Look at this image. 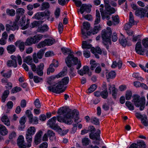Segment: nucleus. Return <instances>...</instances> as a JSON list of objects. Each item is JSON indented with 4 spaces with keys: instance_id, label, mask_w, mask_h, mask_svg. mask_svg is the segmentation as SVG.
<instances>
[{
    "instance_id": "1",
    "label": "nucleus",
    "mask_w": 148,
    "mask_h": 148,
    "mask_svg": "<svg viewBox=\"0 0 148 148\" xmlns=\"http://www.w3.org/2000/svg\"><path fill=\"white\" fill-rule=\"evenodd\" d=\"M57 120L60 122H64L68 124H71L72 122V119L74 118L75 121L77 122L79 119V113L76 110L72 111L69 108L62 107L58 110Z\"/></svg>"
},
{
    "instance_id": "2",
    "label": "nucleus",
    "mask_w": 148,
    "mask_h": 148,
    "mask_svg": "<svg viewBox=\"0 0 148 148\" xmlns=\"http://www.w3.org/2000/svg\"><path fill=\"white\" fill-rule=\"evenodd\" d=\"M105 3V10L103 11V8L104 6L103 5H101L100 8V11L101 13V17L103 19H106L109 20L110 18V16L115 12L114 8L111 7L109 5V0H104Z\"/></svg>"
},
{
    "instance_id": "3",
    "label": "nucleus",
    "mask_w": 148,
    "mask_h": 148,
    "mask_svg": "<svg viewBox=\"0 0 148 148\" xmlns=\"http://www.w3.org/2000/svg\"><path fill=\"white\" fill-rule=\"evenodd\" d=\"M69 81V79L68 77H65L62 79L60 81L56 84L54 86L55 87H53L52 86H49L48 88L49 91L53 92L56 93H60L64 92L66 88L63 87L64 85L68 84Z\"/></svg>"
},
{
    "instance_id": "4",
    "label": "nucleus",
    "mask_w": 148,
    "mask_h": 148,
    "mask_svg": "<svg viewBox=\"0 0 148 148\" xmlns=\"http://www.w3.org/2000/svg\"><path fill=\"white\" fill-rule=\"evenodd\" d=\"M25 10L23 8H19L16 10L17 14L16 18L14 21L12 23V21L10 23V24H7L6 25V29L7 31L9 32L10 30L14 31L18 28V21L19 20L21 16H23L25 13Z\"/></svg>"
},
{
    "instance_id": "5",
    "label": "nucleus",
    "mask_w": 148,
    "mask_h": 148,
    "mask_svg": "<svg viewBox=\"0 0 148 148\" xmlns=\"http://www.w3.org/2000/svg\"><path fill=\"white\" fill-rule=\"evenodd\" d=\"M65 61L67 66L69 67H70L69 72H73L74 68L73 66L74 65L77 64L76 67L77 69H79L81 67V62L80 61L78 62V58L74 57L72 54H69L65 59Z\"/></svg>"
},
{
    "instance_id": "6",
    "label": "nucleus",
    "mask_w": 148,
    "mask_h": 148,
    "mask_svg": "<svg viewBox=\"0 0 148 148\" xmlns=\"http://www.w3.org/2000/svg\"><path fill=\"white\" fill-rule=\"evenodd\" d=\"M112 34V32L110 27H108L106 30H103L101 32V38L103 40V42L106 46V49H108L109 46L107 45L108 43L111 44V36Z\"/></svg>"
},
{
    "instance_id": "7",
    "label": "nucleus",
    "mask_w": 148,
    "mask_h": 148,
    "mask_svg": "<svg viewBox=\"0 0 148 148\" xmlns=\"http://www.w3.org/2000/svg\"><path fill=\"white\" fill-rule=\"evenodd\" d=\"M132 102H134L136 107H140V110H143L144 108L145 103V98L144 97L140 98L139 95H135L133 97Z\"/></svg>"
},
{
    "instance_id": "8",
    "label": "nucleus",
    "mask_w": 148,
    "mask_h": 148,
    "mask_svg": "<svg viewBox=\"0 0 148 148\" xmlns=\"http://www.w3.org/2000/svg\"><path fill=\"white\" fill-rule=\"evenodd\" d=\"M36 132V128L34 126L30 127L27 129L26 134V138L28 143V147H29L31 146V143L32 140V136Z\"/></svg>"
},
{
    "instance_id": "9",
    "label": "nucleus",
    "mask_w": 148,
    "mask_h": 148,
    "mask_svg": "<svg viewBox=\"0 0 148 148\" xmlns=\"http://www.w3.org/2000/svg\"><path fill=\"white\" fill-rule=\"evenodd\" d=\"M29 65H31V67L33 71L34 72L36 71L37 74L40 76H42L43 75V73L42 70L44 67L43 63H40L38 66L37 68L35 65L34 63H31Z\"/></svg>"
},
{
    "instance_id": "10",
    "label": "nucleus",
    "mask_w": 148,
    "mask_h": 148,
    "mask_svg": "<svg viewBox=\"0 0 148 148\" xmlns=\"http://www.w3.org/2000/svg\"><path fill=\"white\" fill-rule=\"evenodd\" d=\"M83 28L81 29L82 33V37L85 39L87 38V35H90L91 32L90 31H88L89 30L90 27V24L88 22H84L83 24Z\"/></svg>"
},
{
    "instance_id": "11",
    "label": "nucleus",
    "mask_w": 148,
    "mask_h": 148,
    "mask_svg": "<svg viewBox=\"0 0 148 148\" xmlns=\"http://www.w3.org/2000/svg\"><path fill=\"white\" fill-rule=\"evenodd\" d=\"M56 120V117L55 116L53 117L48 121L47 124L51 129L56 131H60L61 130V128L55 123Z\"/></svg>"
},
{
    "instance_id": "12",
    "label": "nucleus",
    "mask_w": 148,
    "mask_h": 148,
    "mask_svg": "<svg viewBox=\"0 0 148 148\" xmlns=\"http://www.w3.org/2000/svg\"><path fill=\"white\" fill-rule=\"evenodd\" d=\"M55 42V40L53 39H47L44 41L40 42L38 45L37 47L38 48L43 47L46 45L50 46L53 44Z\"/></svg>"
},
{
    "instance_id": "13",
    "label": "nucleus",
    "mask_w": 148,
    "mask_h": 148,
    "mask_svg": "<svg viewBox=\"0 0 148 148\" xmlns=\"http://www.w3.org/2000/svg\"><path fill=\"white\" fill-rule=\"evenodd\" d=\"M135 50L136 52L140 55H144L146 49L143 48L140 42H138L136 45Z\"/></svg>"
},
{
    "instance_id": "14",
    "label": "nucleus",
    "mask_w": 148,
    "mask_h": 148,
    "mask_svg": "<svg viewBox=\"0 0 148 148\" xmlns=\"http://www.w3.org/2000/svg\"><path fill=\"white\" fill-rule=\"evenodd\" d=\"M108 88L109 92L110 93H111L113 97L115 99L118 90L115 88V85L114 84L111 85L110 84H109Z\"/></svg>"
},
{
    "instance_id": "15",
    "label": "nucleus",
    "mask_w": 148,
    "mask_h": 148,
    "mask_svg": "<svg viewBox=\"0 0 148 148\" xmlns=\"http://www.w3.org/2000/svg\"><path fill=\"white\" fill-rule=\"evenodd\" d=\"M64 72L62 71L57 75L51 76L48 78V80L47 81L48 83L50 85L53 84V82L55 79L56 78H58L64 76Z\"/></svg>"
},
{
    "instance_id": "16",
    "label": "nucleus",
    "mask_w": 148,
    "mask_h": 148,
    "mask_svg": "<svg viewBox=\"0 0 148 148\" xmlns=\"http://www.w3.org/2000/svg\"><path fill=\"white\" fill-rule=\"evenodd\" d=\"M78 73L82 76H83L86 73H87L89 76H90L92 75L91 72L89 71V68L88 66H84L83 69L78 71Z\"/></svg>"
},
{
    "instance_id": "17",
    "label": "nucleus",
    "mask_w": 148,
    "mask_h": 148,
    "mask_svg": "<svg viewBox=\"0 0 148 148\" xmlns=\"http://www.w3.org/2000/svg\"><path fill=\"white\" fill-rule=\"evenodd\" d=\"M42 132L41 131L38 132L35 135L34 138V141L36 145L40 143L41 142V136L42 134Z\"/></svg>"
},
{
    "instance_id": "18",
    "label": "nucleus",
    "mask_w": 148,
    "mask_h": 148,
    "mask_svg": "<svg viewBox=\"0 0 148 148\" xmlns=\"http://www.w3.org/2000/svg\"><path fill=\"white\" fill-rule=\"evenodd\" d=\"M91 6L90 5L83 4L82 5L80 8V12L81 14H83L84 11L89 13L91 10Z\"/></svg>"
},
{
    "instance_id": "19",
    "label": "nucleus",
    "mask_w": 148,
    "mask_h": 148,
    "mask_svg": "<svg viewBox=\"0 0 148 148\" xmlns=\"http://www.w3.org/2000/svg\"><path fill=\"white\" fill-rule=\"evenodd\" d=\"M24 138L22 135L20 136L18 138L17 143L19 148H26V146L25 144Z\"/></svg>"
},
{
    "instance_id": "20",
    "label": "nucleus",
    "mask_w": 148,
    "mask_h": 148,
    "mask_svg": "<svg viewBox=\"0 0 148 148\" xmlns=\"http://www.w3.org/2000/svg\"><path fill=\"white\" fill-rule=\"evenodd\" d=\"M100 131L99 130H98L94 134L90 133L89 135L90 138V139L93 140L99 141L100 139L99 134H100Z\"/></svg>"
},
{
    "instance_id": "21",
    "label": "nucleus",
    "mask_w": 148,
    "mask_h": 148,
    "mask_svg": "<svg viewBox=\"0 0 148 148\" xmlns=\"http://www.w3.org/2000/svg\"><path fill=\"white\" fill-rule=\"evenodd\" d=\"M14 44L16 46L18 47L21 52H23L24 51L25 49V42L21 40H18L15 42Z\"/></svg>"
},
{
    "instance_id": "22",
    "label": "nucleus",
    "mask_w": 148,
    "mask_h": 148,
    "mask_svg": "<svg viewBox=\"0 0 148 148\" xmlns=\"http://www.w3.org/2000/svg\"><path fill=\"white\" fill-rule=\"evenodd\" d=\"M6 49L8 53L11 54L14 52L16 50L15 47L12 45H8Z\"/></svg>"
},
{
    "instance_id": "23",
    "label": "nucleus",
    "mask_w": 148,
    "mask_h": 148,
    "mask_svg": "<svg viewBox=\"0 0 148 148\" xmlns=\"http://www.w3.org/2000/svg\"><path fill=\"white\" fill-rule=\"evenodd\" d=\"M10 58L13 61H15L16 62V59H17L18 64L21 65L22 63V60L21 57L19 56L18 55L16 57L14 55H12L10 56Z\"/></svg>"
},
{
    "instance_id": "24",
    "label": "nucleus",
    "mask_w": 148,
    "mask_h": 148,
    "mask_svg": "<svg viewBox=\"0 0 148 148\" xmlns=\"http://www.w3.org/2000/svg\"><path fill=\"white\" fill-rule=\"evenodd\" d=\"M145 12L143 8H139L135 12V14L137 16H144Z\"/></svg>"
},
{
    "instance_id": "25",
    "label": "nucleus",
    "mask_w": 148,
    "mask_h": 148,
    "mask_svg": "<svg viewBox=\"0 0 148 148\" xmlns=\"http://www.w3.org/2000/svg\"><path fill=\"white\" fill-rule=\"evenodd\" d=\"M43 35L41 34L35 35L33 37L35 44L38 42L43 38Z\"/></svg>"
},
{
    "instance_id": "26",
    "label": "nucleus",
    "mask_w": 148,
    "mask_h": 148,
    "mask_svg": "<svg viewBox=\"0 0 148 148\" xmlns=\"http://www.w3.org/2000/svg\"><path fill=\"white\" fill-rule=\"evenodd\" d=\"M7 65L8 67H13L16 68L17 66V62L15 61H13L12 60L8 61L7 62Z\"/></svg>"
},
{
    "instance_id": "27",
    "label": "nucleus",
    "mask_w": 148,
    "mask_h": 148,
    "mask_svg": "<svg viewBox=\"0 0 148 148\" xmlns=\"http://www.w3.org/2000/svg\"><path fill=\"white\" fill-rule=\"evenodd\" d=\"M0 133L3 135H5L8 133L5 127L3 125H0Z\"/></svg>"
},
{
    "instance_id": "28",
    "label": "nucleus",
    "mask_w": 148,
    "mask_h": 148,
    "mask_svg": "<svg viewBox=\"0 0 148 148\" xmlns=\"http://www.w3.org/2000/svg\"><path fill=\"white\" fill-rule=\"evenodd\" d=\"M116 75L115 72L114 71H111L106 74V77L108 79L114 78Z\"/></svg>"
},
{
    "instance_id": "29",
    "label": "nucleus",
    "mask_w": 148,
    "mask_h": 148,
    "mask_svg": "<svg viewBox=\"0 0 148 148\" xmlns=\"http://www.w3.org/2000/svg\"><path fill=\"white\" fill-rule=\"evenodd\" d=\"M96 19L95 21V25H97L100 23V15L99 11L97 10L96 11Z\"/></svg>"
},
{
    "instance_id": "30",
    "label": "nucleus",
    "mask_w": 148,
    "mask_h": 148,
    "mask_svg": "<svg viewBox=\"0 0 148 148\" xmlns=\"http://www.w3.org/2000/svg\"><path fill=\"white\" fill-rule=\"evenodd\" d=\"M33 44H35L33 37H29L27 38L25 42L26 46H30Z\"/></svg>"
},
{
    "instance_id": "31",
    "label": "nucleus",
    "mask_w": 148,
    "mask_h": 148,
    "mask_svg": "<svg viewBox=\"0 0 148 148\" xmlns=\"http://www.w3.org/2000/svg\"><path fill=\"white\" fill-rule=\"evenodd\" d=\"M2 121L6 125H10V122L8 116L5 115L2 116L1 118Z\"/></svg>"
},
{
    "instance_id": "32",
    "label": "nucleus",
    "mask_w": 148,
    "mask_h": 148,
    "mask_svg": "<svg viewBox=\"0 0 148 148\" xmlns=\"http://www.w3.org/2000/svg\"><path fill=\"white\" fill-rule=\"evenodd\" d=\"M48 29V27L47 25H44L41 27H38L37 29L38 32H43L47 31Z\"/></svg>"
},
{
    "instance_id": "33",
    "label": "nucleus",
    "mask_w": 148,
    "mask_h": 148,
    "mask_svg": "<svg viewBox=\"0 0 148 148\" xmlns=\"http://www.w3.org/2000/svg\"><path fill=\"white\" fill-rule=\"evenodd\" d=\"M43 13L42 12H39L36 13L35 16L33 17V18H35L38 20L42 19L44 17L43 15Z\"/></svg>"
},
{
    "instance_id": "34",
    "label": "nucleus",
    "mask_w": 148,
    "mask_h": 148,
    "mask_svg": "<svg viewBox=\"0 0 148 148\" xmlns=\"http://www.w3.org/2000/svg\"><path fill=\"white\" fill-rule=\"evenodd\" d=\"M147 118L146 116L145 115L141 119V121L142 124L145 126H148Z\"/></svg>"
},
{
    "instance_id": "35",
    "label": "nucleus",
    "mask_w": 148,
    "mask_h": 148,
    "mask_svg": "<svg viewBox=\"0 0 148 148\" xmlns=\"http://www.w3.org/2000/svg\"><path fill=\"white\" fill-rule=\"evenodd\" d=\"M91 45L88 43V42L86 41H84L82 42V48L87 49H88L91 48Z\"/></svg>"
},
{
    "instance_id": "36",
    "label": "nucleus",
    "mask_w": 148,
    "mask_h": 148,
    "mask_svg": "<svg viewBox=\"0 0 148 148\" xmlns=\"http://www.w3.org/2000/svg\"><path fill=\"white\" fill-rule=\"evenodd\" d=\"M91 51L93 53H97L100 54H101L102 52L100 48L99 47H96V48H92Z\"/></svg>"
},
{
    "instance_id": "37",
    "label": "nucleus",
    "mask_w": 148,
    "mask_h": 148,
    "mask_svg": "<svg viewBox=\"0 0 148 148\" xmlns=\"http://www.w3.org/2000/svg\"><path fill=\"white\" fill-rule=\"evenodd\" d=\"M129 22L132 25H135L136 24L134 20V17L132 12H130L129 14Z\"/></svg>"
},
{
    "instance_id": "38",
    "label": "nucleus",
    "mask_w": 148,
    "mask_h": 148,
    "mask_svg": "<svg viewBox=\"0 0 148 148\" xmlns=\"http://www.w3.org/2000/svg\"><path fill=\"white\" fill-rule=\"evenodd\" d=\"M49 4L47 2H43L42 3L40 7V10L43 11L49 8Z\"/></svg>"
},
{
    "instance_id": "39",
    "label": "nucleus",
    "mask_w": 148,
    "mask_h": 148,
    "mask_svg": "<svg viewBox=\"0 0 148 148\" xmlns=\"http://www.w3.org/2000/svg\"><path fill=\"white\" fill-rule=\"evenodd\" d=\"M119 41L120 43L123 46H125L126 45V40L125 38L122 36L119 38Z\"/></svg>"
},
{
    "instance_id": "40",
    "label": "nucleus",
    "mask_w": 148,
    "mask_h": 148,
    "mask_svg": "<svg viewBox=\"0 0 148 148\" xmlns=\"http://www.w3.org/2000/svg\"><path fill=\"white\" fill-rule=\"evenodd\" d=\"M9 93V91L8 90H5L2 97V101L4 102L5 101L6 98L8 97V95Z\"/></svg>"
},
{
    "instance_id": "41",
    "label": "nucleus",
    "mask_w": 148,
    "mask_h": 148,
    "mask_svg": "<svg viewBox=\"0 0 148 148\" xmlns=\"http://www.w3.org/2000/svg\"><path fill=\"white\" fill-rule=\"evenodd\" d=\"M62 53L64 55H66L69 53H71V52L70 49L63 47L61 48Z\"/></svg>"
},
{
    "instance_id": "42",
    "label": "nucleus",
    "mask_w": 148,
    "mask_h": 148,
    "mask_svg": "<svg viewBox=\"0 0 148 148\" xmlns=\"http://www.w3.org/2000/svg\"><path fill=\"white\" fill-rule=\"evenodd\" d=\"M4 70L2 71L1 72V75L4 77L9 78L10 77L11 74V70H10L6 73H4Z\"/></svg>"
},
{
    "instance_id": "43",
    "label": "nucleus",
    "mask_w": 148,
    "mask_h": 148,
    "mask_svg": "<svg viewBox=\"0 0 148 148\" xmlns=\"http://www.w3.org/2000/svg\"><path fill=\"white\" fill-rule=\"evenodd\" d=\"M53 64H51L50 65L49 68L47 69V75H49L50 73H53L55 69L53 68Z\"/></svg>"
},
{
    "instance_id": "44",
    "label": "nucleus",
    "mask_w": 148,
    "mask_h": 148,
    "mask_svg": "<svg viewBox=\"0 0 148 148\" xmlns=\"http://www.w3.org/2000/svg\"><path fill=\"white\" fill-rule=\"evenodd\" d=\"M125 105L130 110H134V106L130 101H127L125 103Z\"/></svg>"
},
{
    "instance_id": "45",
    "label": "nucleus",
    "mask_w": 148,
    "mask_h": 148,
    "mask_svg": "<svg viewBox=\"0 0 148 148\" xmlns=\"http://www.w3.org/2000/svg\"><path fill=\"white\" fill-rule=\"evenodd\" d=\"M97 88V86L95 84H93L90 86V87L88 89V92L90 93L93 92Z\"/></svg>"
},
{
    "instance_id": "46",
    "label": "nucleus",
    "mask_w": 148,
    "mask_h": 148,
    "mask_svg": "<svg viewBox=\"0 0 148 148\" xmlns=\"http://www.w3.org/2000/svg\"><path fill=\"white\" fill-rule=\"evenodd\" d=\"M90 64L91 65L90 69L91 70H93L97 66V64L96 62L93 60H90Z\"/></svg>"
},
{
    "instance_id": "47",
    "label": "nucleus",
    "mask_w": 148,
    "mask_h": 148,
    "mask_svg": "<svg viewBox=\"0 0 148 148\" xmlns=\"http://www.w3.org/2000/svg\"><path fill=\"white\" fill-rule=\"evenodd\" d=\"M100 30V26L99 25L96 26L94 27L93 31L92 33L93 34H97L99 31Z\"/></svg>"
},
{
    "instance_id": "48",
    "label": "nucleus",
    "mask_w": 148,
    "mask_h": 148,
    "mask_svg": "<svg viewBox=\"0 0 148 148\" xmlns=\"http://www.w3.org/2000/svg\"><path fill=\"white\" fill-rule=\"evenodd\" d=\"M7 13L11 16H14L15 14V11L14 9H7L6 10Z\"/></svg>"
},
{
    "instance_id": "49",
    "label": "nucleus",
    "mask_w": 148,
    "mask_h": 148,
    "mask_svg": "<svg viewBox=\"0 0 148 148\" xmlns=\"http://www.w3.org/2000/svg\"><path fill=\"white\" fill-rule=\"evenodd\" d=\"M24 60L25 62L29 65L31 64L32 62V57L29 56L26 57Z\"/></svg>"
},
{
    "instance_id": "50",
    "label": "nucleus",
    "mask_w": 148,
    "mask_h": 148,
    "mask_svg": "<svg viewBox=\"0 0 148 148\" xmlns=\"http://www.w3.org/2000/svg\"><path fill=\"white\" fill-rule=\"evenodd\" d=\"M108 95V92L107 90H104L101 92V96L104 99H106Z\"/></svg>"
},
{
    "instance_id": "51",
    "label": "nucleus",
    "mask_w": 148,
    "mask_h": 148,
    "mask_svg": "<svg viewBox=\"0 0 148 148\" xmlns=\"http://www.w3.org/2000/svg\"><path fill=\"white\" fill-rule=\"evenodd\" d=\"M90 142V141L88 138H85L82 139V144L83 145H88Z\"/></svg>"
},
{
    "instance_id": "52",
    "label": "nucleus",
    "mask_w": 148,
    "mask_h": 148,
    "mask_svg": "<svg viewBox=\"0 0 148 148\" xmlns=\"http://www.w3.org/2000/svg\"><path fill=\"white\" fill-rule=\"evenodd\" d=\"M90 120L91 122L95 124L98 125L99 124V120L96 117H92Z\"/></svg>"
},
{
    "instance_id": "53",
    "label": "nucleus",
    "mask_w": 148,
    "mask_h": 148,
    "mask_svg": "<svg viewBox=\"0 0 148 148\" xmlns=\"http://www.w3.org/2000/svg\"><path fill=\"white\" fill-rule=\"evenodd\" d=\"M25 16H23L21 18L19 23L20 26L22 27L25 24Z\"/></svg>"
},
{
    "instance_id": "54",
    "label": "nucleus",
    "mask_w": 148,
    "mask_h": 148,
    "mask_svg": "<svg viewBox=\"0 0 148 148\" xmlns=\"http://www.w3.org/2000/svg\"><path fill=\"white\" fill-rule=\"evenodd\" d=\"M133 77L137 79L138 80H140L141 81L143 80V78L140 76L138 73H134L133 74Z\"/></svg>"
},
{
    "instance_id": "55",
    "label": "nucleus",
    "mask_w": 148,
    "mask_h": 148,
    "mask_svg": "<svg viewBox=\"0 0 148 148\" xmlns=\"http://www.w3.org/2000/svg\"><path fill=\"white\" fill-rule=\"evenodd\" d=\"M142 44L145 48L148 47V38L143 39L142 40Z\"/></svg>"
},
{
    "instance_id": "56",
    "label": "nucleus",
    "mask_w": 148,
    "mask_h": 148,
    "mask_svg": "<svg viewBox=\"0 0 148 148\" xmlns=\"http://www.w3.org/2000/svg\"><path fill=\"white\" fill-rule=\"evenodd\" d=\"M34 82L36 83H38L42 80V78L37 76H35L33 79Z\"/></svg>"
},
{
    "instance_id": "57",
    "label": "nucleus",
    "mask_w": 148,
    "mask_h": 148,
    "mask_svg": "<svg viewBox=\"0 0 148 148\" xmlns=\"http://www.w3.org/2000/svg\"><path fill=\"white\" fill-rule=\"evenodd\" d=\"M132 96V93L130 91H127L126 92L125 95V98L126 100H129Z\"/></svg>"
},
{
    "instance_id": "58",
    "label": "nucleus",
    "mask_w": 148,
    "mask_h": 148,
    "mask_svg": "<svg viewBox=\"0 0 148 148\" xmlns=\"http://www.w3.org/2000/svg\"><path fill=\"white\" fill-rule=\"evenodd\" d=\"M44 53V51L43 49H41L37 53L38 58L39 59L42 58Z\"/></svg>"
},
{
    "instance_id": "59",
    "label": "nucleus",
    "mask_w": 148,
    "mask_h": 148,
    "mask_svg": "<svg viewBox=\"0 0 148 148\" xmlns=\"http://www.w3.org/2000/svg\"><path fill=\"white\" fill-rule=\"evenodd\" d=\"M112 18L113 22L116 23V24H118L119 23V18L118 15H116L115 16H113Z\"/></svg>"
},
{
    "instance_id": "60",
    "label": "nucleus",
    "mask_w": 148,
    "mask_h": 148,
    "mask_svg": "<svg viewBox=\"0 0 148 148\" xmlns=\"http://www.w3.org/2000/svg\"><path fill=\"white\" fill-rule=\"evenodd\" d=\"M21 88L20 87L16 86L12 89L11 93H15L21 91Z\"/></svg>"
},
{
    "instance_id": "61",
    "label": "nucleus",
    "mask_w": 148,
    "mask_h": 148,
    "mask_svg": "<svg viewBox=\"0 0 148 148\" xmlns=\"http://www.w3.org/2000/svg\"><path fill=\"white\" fill-rule=\"evenodd\" d=\"M83 54L84 57L87 58H89L90 56V51L87 50H86L83 51Z\"/></svg>"
},
{
    "instance_id": "62",
    "label": "nucleus",
    "mask_w": 148,
    "mask_h": 148,
    "mask_svg": "<svg viewBox=\"0 0 148 148\" xmlns=\"http://www.w3.org/2000/svg\"><path fill=\"white\" fill-rule=\"evenodd\" d=\"M34 104L36 108H40L41 106L39 100L38 99H36L34 102Z\"/></svg>"
},
{
    "instance_id": "63",
    "label": "nucleus",
    "mask_w": 148,
    "mask_h": 148,
    "mask_svg": "<svg viewBox=\"0 0 148 148\" xmlns=\"http://www.w3.org/2000/svg\"><path fill=\"white\" fill-rule=\"evenodd\" d=\"M54 55V53L52 51H49L47 52L45 54L46 57H49Z\"/></svg>"
},
{
    "instance_id": "64",
    "label": "nucleus",
    "mask_w": 148,
    "mask_h": 148,
    "mask_svg": "<svg viewBox=\"0 0 148 148\" xmlns=\"http://www.w3.org/2000/svg\"><path fill=\"white\" fill-rule=\"evenodd\" d=\"M138 143L139 147L143 148H146V146L144 142L143 141H140Z\"/></svg>"
}]
</instances>
